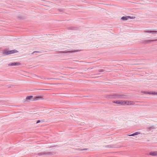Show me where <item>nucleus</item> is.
<instances>
[{"label":"nucleus","mask_w":157,"mask_h":157,"mask_svg":"<svg viewBox=\"0 0 157 157\" xmlns=\"http://www.w3.org/2000/svg\"><path fill=\"white\" fill-rule=\"evenodd\" d=\"M119 100H115L113 101V102L117 104H119Z\"/></svg>","instance_id":"nucleus-13"},{"label":"nucleus","mask_w":157,"mask_h":157,"mask_svg":"<svg viewBox=\"0 0 157 157\" xmlns=\"http://www.w3.org/2000/svg\"><path fill=\"white\" fill-rule=\"evenodd\" d=\"M78 150L80 151H84H84L87 150V149L85 148V149H82L79 148L78 149Z\"/></svg>","instance_id":"nucleus-14"},{"label":"nucleus","mask_w":157,"mask_h":157,"mask_svg":"<svg viewBox=\"0 0 157 157\" xmlns=\"http://www.w3.org/2000/svg\"><path fill=\"white\" fill-rule=\"evenodd\" d=\"M21 63L19 62H13L10 63L9 64V66H19L21 65Z\"/></svg>","instance_id":"nucleus-6"},{"label":"nucleus","mask_w":157,"mask_h":157,"mask_svg":"<svg viewBox=\"0 0 157 157\" xmlns=\"http://www.w3.org/2000/svg\"><path fill=\"white\" fill-rule=\"evenodd\" d=\"M17 51L16 50H11V51H7L6 52V54H13L15 52H17Z\"/></svg>","instance_id":"nucleus-8"},{"label":"nucleus","mask_w":157,"mask_h":157,"mask_svg":"<svg viewBox=\"0 0 157 157\" xmlns=\"http://www.w3.org/2000/svg\"><path fill=\"white\" fill-rule=\"evenodd\" d=\"M124 96L123 95L114 94L113 95H109L106 96V98L108 99H116L117 98H123Z\"/></svg>","instance_id":"nucleus-1"},{"label":"nucleus","mask_w":157,"mask_h":157,"mask_svg":"<svg viewBox=\"0 0 157 157\" xmlns=\"http://www.w3.org/2000/svg\"><path fill=\"white\" fill-rule=\"evenodd\" d=\"M155 40H147V42L148 43H150V42H151L154 41Z\"/></svg>","instance_id":"nucleus-15"},{"label":"nucleus","mask_w":157,"mask_h":157,"mask_svg":"<svg viewBox=\"0 0 157 157\" xmlns=\"http://www.w3.org/2000/svg\"><path fill=\"white\" fill-rule=\"evenodd\" d=\"M34 101L37 100L39 99L43 100L44 98L41 96H38L34 97Z\"/></svg>","instance_id":"nucleus-9"},{"label":"nucleus","mask_w":157,"mask_h":157,"mask_svg":"<svg viewBox=\"0 0 157 157\" xmlns=\"http://www.w3.org/2000/svg\"><path fill=\"white\" fill-rule=\"evenodd\" d=\"M132 18L129 16H123V17H121V19L122 20H123L125 21V20H127L129 19H132Z\"/></svg>","instance_id":"nucleus-7"},{"label":"nucleus","mask_w":157,"mask_h":157,"mask_svg":"<svg viewBox=\"0 0 157 157\" xmlns=\"http://www.w3.org/2000/svg\"><path fill=\"white\" fill-rule=\"evenodd\" d=\"M145 33H157V31H144Z\"/></svg>","instance_id":"nucleus-10"},{"label":"nucleus","mask_w":157,"mask_h":157,"mask_svg":"<svg viewBox=\"0 0 157 157\" xmlns=\"http://www.w3.org/2000/svg\"><path fill=\"white\" fill-rule=\"evenodd\" d=\"M40 120H38V121H37V122H36V123L37 124V123H40Z\"/></svg>","instance_id":"nucleus-17"},{"label":"nucleus","mask_w":157,"mask_h":157,"mask_svg":"<svg viewBox=\"0 0 157 157\" xmlns=\"http://www.w3.org/2000/svg\"><path fill=\"white\" fill-rule=\"evenodd\" d=\"M119 104L124 105V100H119Z\"/></svg>","instance_id":"nucleus-12"},{"label":"nucleus","mask_w":157,"mask_h":157,"mask_svg":"<svg viewBox=\"0 0 157 157\" xmlns=\"http://www.w3.org/2000/svg\"><path fill=\"white\" fill-rule=\"evenodd\" d=\"M139 134H140V133L139 132H135L132 134L128 135V136H136V135H137Z\"/></svg>","instance_id":"nucleus-11"},{"label":"nucleus","mask_w":157,"mask_h":157,"mask_svg":"<svg viewBox=\"0 0 157 157\" xmlns=\"http://www.w3.org/2000/svg\"><path fill=\"white\" fill-rule=\"evenodd\" d=\"M149 155L153 156H157V151H151L149 152Z\"/></svg>","instance_id":"nucleus-5"},{"label":"nucleus","mask_w":157,"mask_h":157,"mask_svg":"<svg viewBox=\"0 0 157 157\" xmlns=\"http://www.w3.org/2000/svg\"><path fill=\"white\" fill-rule=\"evenodd\" d=\"M141 93H143L145 94H154V95H157V92L155 91H151L149 92H146L144 91H141Z\"/></svg>","instance_id":"nucleus-3"},{"label":"nucleus","mask_w":157,"mask_h":157,"mask_svg":"<svg viewBox=\"0 0 157 157\" xmlns=\"http://www.w3.org/2000/svg\"><path fill=\"white\" fill-rule=\"evenodd\" d=\"M107 147H110V148H112V147H113L112 146H110V145H108L106 146Z\"/></svg>","instance_id":"nucleus-16"},{"label":"nucleus","mask_w":157,"mask_h":157,"mask_svg":"<svg viewBox=\"0 0 157 157\" xmlns=\"http://www.w3.org/2000/svg\"><path fill=\"white\" fill-rule=\"evenodd\" d=\"M34 97L33 96H28L26 97V100L27 101H34Z\"/></svg>","instance_id":"nucleus-4"},{"label":"nucleus","mask_w":157,"mask_h":157,"mask_svg":"<svg viewBox=\"0 0 157 157\" xmlns=\"http://www.w3.org/2000/svg\"><path fill=\"white\" fill-rule=\"evenodd\" d=\"M135 102L134 101L124 100V105H134Z\"/></svg>","instance_id":"nucleus-2"}]
</instances>
